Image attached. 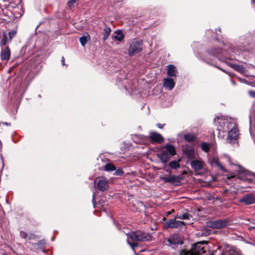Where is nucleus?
I'll return each mask as SVG.
<instances>
[{"mask_svg":"<svg viewBox=\"0 0 255 255\" xmlns=\"http://www.w3.org/2000/svg\"><path fill=\"white\" fill-rule=\"evenodd\" d=\"M176 154V150L174 146L166 144L157 153V156L163 163L167 162L171 157Z\"/></svg>","mask_w":255,"mask_h":255,"instance_id":"f257e3e1","label":"nucleus"},{"mask_svg":"<svg viewBox=\"0 0 255 255\" xmlns=\"http://www.w3.org/2000/svg\"><path fill=\"white\" fill-rule=\"evenodd\" d=\"M205 252L203 244L198 243L192 247L190 251L181 250L179 255H202Z\"/></svg>","mask_w":255,"mask_h":255,"instance_id":"f03ea898","label":"nucleus"},{"mask_svg":"<svg viewBox=\"0 0 255 255\" xmlns=\"http://www.w3.org/2000/svg\"><path fill=\"white\" fill-rule=\"evenodd\" d=\"M221 123V128H219L220 130H222L223 132H228L233 128H237L236 122L235 120L232 118L221 119L220 122Z\"/></svg>","mask_w":255,"mask_h":255,"instance_id":"7ed1b4c3","label":"nucleus"},{"mask_svg":"<svg viewBox=\"0 0 255 255\" xmlns=\"http://www.w3.org/2000/svg\"><path fill=\"white\" fill-rule=\"evenodd\" d=\"M230 225L231 221L228 219L210 221L206 223L207 227L217 229L225 228Z\"/></svg>","mask_w":255,"mask_h":255,"instance_id":"20e7f679","label":"nucleus"},{"mask_svg":"<svg viewBox=\"0 0 255 255\" xmlns=\"http://www.w3.org/2000/svg\"><path fill=\"white\" fill-rule=\"evenodd\" d=\"M129 238L133 242H144L148 241L150 239V236L145 232L137 231L131 233L129 235Z\"/></svg>","mask_w":255,"mask_h":255,"instance_id":"39448f33","label":"nucleus"},{"mask_svg":"<svg viewBox=\"0 0 255 255\" xmlns=\"http://www.w3.org/2000/svg\"><path fill=\"white\" fill-rule=\"evenodd\" d=\"M142 50V41L134 39L131 43L128 49V54L132 56L135 54L139 53Z\"/></svg>","mask_w":255,"mask_h":255,"instance_id":"423d86ee","label":"nucleus"},{"mask_svg":"<svg viewBox=\"0 0 255 255\" xmlns=\"http://www.w3.org/2000/svg\"><path fill=\"white\" fill-rule=\"evenodd\" d=\"M95 186L102 192L107 190L109 188V181L104 177H98L94 180Z\"/></svg>","mask_w":255,"mask_h":255,"instance_id":"0eeeda50","label":"nucleus"},{"mask_svg":"<svg viewBox=\"0 0 255 255\" xmlns=\"http://www.w3.org/2000/svg\"><path fill=\"white\" fill-rule=\"evenodd\" d=\"M191 165L197 174L201 173V171L204 169L205 164L200 159L192 160L191 162Z\"/></svg>","mask_w":255,"mask_h":255,"instance_id":"6e6552de","label":"nucleus"},{"mask_svg":"<svg viewBox=\"0 0 255 255\" xmlns=\"http://www.w3.org/2000/svg\"><path fill=\"white\" fill-rule=\"evenodd\" d=\"M239 201L246 205L253 204L255 203V196L253 194H247L240 199Z\"/></svg>","mask_w":255,"mask_h":255,"instance_id":"1a4fd4ad","label":"nucleus"},{"mask_svg":"<svg viewBox=\"0 0 255 255\" xmlns=\"http://www.w3.org/2000/svg\"><path fill=\"white\" fill-rule=\"evenodd\" d=\"M185 225L183 221H177L175 219H170L165 222L166 228H177Z\"/></svg>","mask_w":255,"mask_h":255,"instance_id":"9d476101","label":"nucleus"},{"mask_svg":"<svg viewBox=\"0 0 255 255\" xmlns=\"http://www.w3.org/2000/svg\"><path fill=\"white\" fill-rule=\"evenodd\" d=\"M227 132H228V141L232 144L236 143L238 136V130L237 128H233Z\"/></svg>","mask_w":255,"mask_h":255,"instance_id":"9b49d317","label":"nucleus"},{"mask_svg":"<svg viewBox=\"0 0 255 255\" xmlns=\"http://www.w3.org/2000/svg\"><path fill=\"white\" fill-rule=\"evenodd\" d=\"M160 179L163 180L164 182L174 184L179 182L180 180V178L179 176L169 175L168 176L161 177Z\"/></svg>","mask_w":255,"mask_h":255,"instance_id":"f8f14e48","label":"nucleus"},{"mask_svg":"<svg viewBox=\"0 0 255 255\" xmlns=\"http://www.w3.org/2000/svg\"><path fill=\"white\" fill-rule=\"evenodd\" d=\"M168 245L174 248L178 245L182 244L183 242L177 236H170L167 240Z\"/></svg>","mask_w":255,"mask_h":255,"instance_id":"ddd939ff","label":"nucleus"},{"mask_svg":"<svg viewBox=\"0 0 255 255\" xmlns=\"http://www.w3.org/2000/svg\"><path fill=\"white\" fill-rule=\"evenodd\" d=\"M10 55V50L8 46L1 47L0 57L2 60H8Z\"/></svg>","mask_w":255,"mask_h":255,"instance_id":"4468645a","label":"nucleus"},{"mask_svg":"<svg viewBox=\"0 0 255 255\" xmlns=\"http://www.w3.org/2000/svg\"><path fill=\"white\" fill-rule=\"evenodd\" d=\"M250 175H252L255 178V173H250L248 171L242 170L238 174V178L243 181H250L251 179L248 177Z\"/></svg>","mask_w":255,"mask_h":255,"instance_id":"2eb2a0df","label":"nucleus"},{"mask_svg":"<svg viewBox=\"0 0 255 255\" xmlns=\"http://www.w3.org/2000/svg\"><path fill=\"white\" fill-rule=\"evenodd\" d=\"M150 139L156 142L161 143L164 141V138L162 136L158 133L155 132H151L149 134Z\"/></svg>","mask_w":255,"mask_h":255,"instance_id":"dca6fc26","label":"nucleus"},{"mask_svg":"<svg viewBox=\"0 0 255 255\" xmlns=\"http://www.w3.org/2000/svg\"><path fill=\"white\" fill-rule=\"evenodd\" d=\"M175 86V82L173 79L167 78L163 79V86L169 90H171L173 89Z\"/></svg>","mask_w":255,"mask_h":255,"instance_id":"f3484780","label":"nucleus"},{"mask_svg":"<svg viewBox=\"0 0 255 255\" xmlns=\"http://www.w3.org/2000/svg\"><path fill=\"white\" fill-rule=\"evenodd\" d=\"M167 73L170 77H176L177 70L175 66L173 65H169L167 66Z\"/></svg>","mask_w":255,"mask_h":255,"instance_id":"a211bd4d","label":"nucleus"},{"mask_svg":"<svg viewBox=\"0 0 255 255\" xmlns=\"http://www.w3.org/2000/svg\"><path fill=\"white\" fill-rule=\"evenodd\" d=\"M232 68L241 74H243L246 76H248L247 75V70L243 65H240L237 64H232Z\"/></svg>","mask_w":255,"mask_h":255,"instance_id":"6ab92c4d","label":"nucleus"},{"mask_svg":"<svg viewBox=\"0 0 255 255\" xmlns=\"http://www.w3.org/2000/svg\"><path fill=\"white\" fill-rule=\"evenodd\" d=\"M221 255H242L238 252L231 249L230 247H226L223 250Z\"/></svg>","mask_w":255,"mask_h":255,"instance_id":"aec40b11","label":"nucleus"},{"mask_svg":"<svg viewBox=\"0 0 255 255\" xmlns=\"http://www.w3.org/2000/svg\"><path fill=\"white\" fill-rule=\"evenodd\" d=\"M116 35L114 36V38L118 41H122L124 38V35L123 32L120 30H117L115 32Z\"/></svg>","mask_w":255,"mask_h":255,"instance_id":"412c9836","label":"nucleus"},{"mask_svg":"<svg viewBox=\"0 0 255 255\" xmlns=\"http://www.w3.org/2000/svg\"><path fill=\"white\" fill-rule=\"evenodd\" d=\"M184 138L185 140L188 142L194 141L195 139V136L194 134L192 133H186L184 135Z\"/></svg>","mask_w":255,"mask_h":255,"instance_id":"4be33fe9","label":"nucleus"},{"mask_svg":"<svg viewBox=\"0 0 255 255\" xmlns=\"http://www.w3.org/2000/svg\"><path fill=\"white\" fill-rule=\"evenodd\" d=\"M191 217V215L188 213H184L183 214H177L175 216V218L182 219V220H188Z\"/></svg>","mask_w":255,"mask_h":255,"instance_id":"5701e85b","label":"nucleus"},{"mask_svg":"<svg viewBox=\"0 0 255 255\" xmlns=\"http://www.w3.org/2000/svg\"><path fill=\"white\" fill-rule=\"evenodd\" d=\"M179 161L173 160L169 163V166L173 169H177L180 167V164Z\"/></svg>","mask_w":255,"mask_h":255,"instance_id":"b1692460","label":"nucleus"},{"mask_svg":"<svg viewBox=\"0 0 255 255\" xmlns=\"http://www.w3.org/2000/svg\"><path fill=\"white\" fill-rule=\"evenodd\" d=\"M90 39V36L88 34L84 35L79 38L80 43L83 46H84L87 41Z\"/></svg>","mask_w":255,"mask_h":255,"instance_id":"393cba45","label":"nucleus"},{"mask_svg":"<svg viewBox=\"0 0 255 255\" xmlns=\"http://www.w3.org/2000/svg\"><path fill=\"white\" fill-rule=\"evenodd\" d=\"M111 31V29L109 27H106L104 29V33H103V40H106L108 37L110 32Z\"/></svg>","mask_w":255,"mask_h":255,"instance_id":"a878e982","label":"nucleus"},{"mask_svg":"<svg viewBox=\"0 0 255 255\" xmlns=\"http://www.w3.org/2000/svg\"><path fill=\"white\" fill-rule=\"evenodd\" d=\"M105 169L107 171H113L116 170L115 166L112 163H107L105 166Z\"/></svg>","mask_w":255,"mask_h":255,"instance_id":"bb28decb","label":"nucleus"},{"mask_svg":"<svg viewBox=\"0 0 255 255\" xmlns=\"http://www.w3.org/2000/svg\"><path fill=\"white\" fill-rule=\"evenodd\" d=\"M7 36L5 33H3V38L0 41L1 47L7 46Z\"/></svg>","mask_w":255,"mask_h":255,"instance_id":"cd10ccee","label":"nucleus"},{"mask_svg":"<svg viewBox=\"0 0 255 255\" xmlns=\"http://www.w3.org/2000/svg\"><path fill=\"white\" fill-rule=\"evenodd\" d=\"M202 150L206 152H208L209 150V145L206 142H203L201 145Z\"/></svg>","mask_w":255,"mask_h":255,"instance_id":"c85d7f7f","label":"nucleus"},{"mask_svg":"<svg viewBox=\"0 0 255 255\" xmlns=\"http://www.w3.org/2000/svg\"><path fill=\"white\" fill-rule=\"evenodd\" d=\"M211 231L206 229L204 228L203 230L201 231V232L199 234H201L202 236H207L210 234Z\"/></svg>","mask_w":255,"mask_h":255,"instance_id":"c756f323","label":"nucleus"},{"mask_svg":"<svg viewBox=\"0 0 255 255\" xmlns=\"http://www.w3.org/2000/svg\"><path fill=\"white\" fill-rule=\"evenodd\" d=\"M213 55L220 54L222 53V50L220 48L215 49L214 51L211 52Z\"/></svg>","mask_w":255,"mask_h":255,"instance_id":"7c9ffc66","label":"nucleus"},{"mask_svg":"<svg viewBox=\"0 0 255 255\" xmlns=\"http://www.w3.org/2000/svg\"><path fill=\"white\" fill-rule=\"evenodd\" d=\"M78 0H68V2L67 4L68 6L70 8L72 7L73 5Z\"/></svg>","mask_w":255,"mask_h":255,"instance_id":"2f4dec72","label":"nucleus"},{"mask_svg":"<svg viewBox=\"0 0 255 255\" xmlns=\"http://www.w3.org/2000/svg\"><path fill=\"white\" fill-rule=\"evenodd\" d=\"M127 242L128 244L131 247V248L132 249V250H134V248L135 247H136L137 246V244L135 243H131L128 241V238L127 239Z\"/></svg>","mask_w":255,"mask_h":255,"instance_id":"473e14b6","label":"nucleus"},{"mask_svg":"<svg viewBox=\"0 0 255 255\" xmlns=\"http://www.w3.org/2000/svg\"><path fill=\"white\" fill-rule=\"evenodd\" d=\"M124 173V171L121 169H119L116 171L115 174L116 175H122Z\"/></svg>","mask_w":255,"mask_h":255,"instance_id":"72a5a7b5","label":"nucleus"},{"mask_svg":"<svg viewBox=\"0 0 255 255\" xmlns=\"http://www.w3.org/2000/svg\"><path fill=\"white\" fill-rule=\"evenodd\" d=\"M16 32L14 31H12L9 32L8 35L10 39H11L15 35Z\"/></svg>","mask_w":255,"mask_h":255,"instance_id":"f704fd0d","label":"nucleus"},{"mask_svg":"<svg viewBox=\"0 0 255 255\" xmlns=\"http://www.w3.org/2000/svg\"><path fill=\"white\" fill-rule=\"evenodd\" d=\"M20 236L22 238H26L27 237V234L25 232L21 231L20 233Z\"/></svg>","mask_w":255,"mask_h":255,"instance_id":"c9c22d12","label":"nucleus"},{"mask_svg":"<svg viewBox=\"0 0 255 255\" xmlns=\"http://www.w3.org/2000/svg\"><path fill=\"white\" fill-rule=\"evenodd\" d=\"M248 93L251 97L255 98V91H249Z\"/></svg>","mask_w":255,"mask_h":255,"instance_id":"e433bc0d","label":"nucleus"},{"mask_svg":"<svg viewBox=\"0 0 255 255\" xmlns=\"http://www.w3.org/2000/svg\"><path fill=\"white\" fill-rule=\"evenodd\" d=\"M165 125L164 124H156V126L159 128H163L164 126Z\"/></svg>","mask_w":255,"mask_h":255,"instance_id":"4c0bfd02","label":"nucleus"},{"mask_svg":"<svg viewBox=\"0 0 255 255\" xmlns=\"http://www.w3.org/2000/svg\"><path fill=\"white\" fill-rule=\"evenodd\" d=\"M61 62H62V64L63 65H64L65 64V59H64V57H62Z\"/></svg>","mask_w":255,"mask_h":255,"instance_id":"58836bf2","label":"nucleus"},{"mask_svg":"<svg viewBox=\"0 0 255 255\" xmlns=\"http://www.w3.org/2000/svg\"><path fill=\"white\" fill-rule=\"evenodd\" d=\"M165 170L166 172L169 173V174L171 173V170L170 169H166Z\"/></svg>","mask_w":255,"mask_h":255,"instance_id":"ea45409f","label":"nucleus"},{"mask_svg":"<svg viewBox=\"0 0 255 255\" xmlns=\"http://www.w3.org/2000/svg\"><path fill=\"white\" fill-rule=\"evenodd\" d=\"M44 244V242L43 241H40L39 243H38V245H43Z\"/></svg>","mask_w":255,"mask_h":255,"instance_id":"a19ab883","label":"nucleus"},{"mask_svg":"<svg viewBox=\"0 0 255 255\" xmlns=\"http://www.w3.org/2000/svg\"><path fill=\"white\" fill-rule=\"evenodd\" d=\"M2 124H3V125H6V126H9V125H10V124L9 123H6V122H5V123H3Z\"/></svg>","mask_w":255,"mask_h":255,"instance_id":"79ce46f5","label":"nucleus"},{"mask_svg":"<svg viewBox=\"0 0 255 255\" xmlns=\"http://www.w3.org/2000/svg\"><path fill=\"white\" fill-rule=\"evenodd\" d=\"M174 212V210H172L171 211L168 212L167 213V216L169 215V214H170L171 213V212Z\"/></svg>","mask_w":255,"mask_h":255,"instance_id":"37998d69","label":"nucleus"},{"mask_svg":"<svg viewBox=\"0 0 255 255\" xmlns=\"http://www.w3.org/2000/svg\"><path fill=\"white\" fill-rule=\"evenodd\" d=\"M94 195H93V202H94Z\"/></svg>","mask_w":255,"mask_h":255,"instance_id":"c03bdc74","label":"nucleus"}]
</instances>
